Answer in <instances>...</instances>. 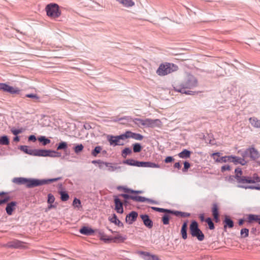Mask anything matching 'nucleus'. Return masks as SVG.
<instances>
[{"label": "nucleus", "mask_w": 260, "mask_h": 260, "mask_svg": "<svg viewBox=\"0 0 260 260\" xmlns=\"http://www.w3.org/2000/svg\"><path fill=\"white\" fill-rule=\"evenodd\" d=\"M161 125L160 120L158 119H152L150 118L145 119L144 126L146 127L153 128L155 127H160Z\"/></svg>", "instance_id": "nucleus-7"}, {"label": "nucleus", "mask_w": 260, "mask_h": 260, "mask_svg": "<svg viewBox=\"0 0 260 260\" xmlns=\"http://www.w3.org/2000/svg\"><path fill=\"white\" fill-rule=\"evenodd\" d=\"M0 90L11 94L19 93L20 91L18 88L10 86L6 83H0Z\"/></svg>", "instance_id": "nucleus-6"}, {"label": "nucleus", "mask_w": 260, "mask_h": 260, "mask_svg": "<svg viewBox=\"0 0 260 260\" xmlns=\"http://www.w3.org/2000/svg\"><path fill=\"white\" fill-rule=\"evenodd\" d=\"M240 234L242 237H247L249 235V230L246 228L242 229L241 230Z\"/></svg>", "instance_id": "nucleus-49"}, {"label": "nucleus", "mask_w": 260, "mask_h": 260, "mask_svg": "<svg viewBox=\"0 0 260 260\" xmlns=\"http://www.w3.org/2000/svg\"><path fill=\"white\" fill-rule=\"evenodd\" d=\"M107 139L111 145L117 146L123 145L124 144L120 142L117 136H113L109 135L108 136Z\"/></svg>", "instance_id": "nucleus-12"}, {"label": "nucleus", "mask_w": 260, "mask_h": 260, "mask_svg": "<svg viewBox=\"0 0 260 260\" xmlns=\"http://www.w3.org/2000/svg\"><path fill=\"white\" fill-rule=\"evenodd\" d=\"M129 138H133L136 140L141 141L143 139V136L140 134L133 133L131 131H128Z\"/></svg>", "instance_id": "nucleus-25"}, {"label": "nucleus", "mask_w": 260, "mask_h": 260, "mask_svg": "<svg viewBox=\"0 0 260 260\" xmlns=\"http://www.w3.org/2000/svg\"><path fill=\"white\" fill-rule=\"evenodd\" d=\"M128 133V131H126L124 134H121L119 136H117L118 137V139L120 141L121 140H124L126 139L129 138V135L127 134Z\"/></svg>", "instance_id": "nucleus-51"}, {"label": "nucleus", "mask_w": 260, "mask_h": 260, "mask_svg": "<svg viewBox=\"0 0 260 260\" xmlns=\"http://www.w3.org/2000/svg\"><path fill=\"white\" fill-rule=\"evenodd\" d=\"M190 234L193 237H196L200 241H203L205 236L199 229L198 223L196 221H192L189 225Z\"/></svg>", "instance_id": "nucleus-4"}, {"label": "nucleus", "mask_w": 260, "mask_h": 260, "mask_svg": "<svg viewBox=\"0 0 260 260\" xmlns=\"http://www.w3.org/2000/svg\"><path fill=\"white\" fill-rule=\"evenodd\" d=\"M169 216L167 214H164L162 217V221L164 224H168L169 223Z\"/></svg>", "instance_id": "nucleus-50"}, {"label": "nucleus", "mask_w": 260, "mask_h": 260, "mask_svg": "<svg viewBox=\"0 0 260 260\" xmlns=\"http://www.w3.org/2000/svg\"><path fill=\"white\" fill-rule=\"evenodd\" d=\"M132 150L128 147L125 148L122 151V155L123 157L125 158L127 155L132 153Z\"/></svg>", "instance_id": "nucleus-42"}, {"label": "nucleus", "mask_w": 260, "mask_h": 260, "mask_svg": "<svg viewBox=\"0 0 260 260\" xmlns=\"http://www.w3.org/2000/svg\"><path fill=\"white\" fill-rule=\"evenodd\" d=\"M79 232L81 234L86 236L92 235L94 232L93 230L87 226H83L80 229Z\"/></svg>", "instance_id": "nucleus-17"}, {"label": "nucleus", "mask_w": 260, "mask_h": 260, "mask_svg": "<svg viewBox=\"0 0 260 260\" xmlns=\"http://www.w3.org/2000/svg\"><path fill=\"white\" fill-rule=\"evenodd\" d=\"M105 166L108 168V171L109 172H120L122 168L121 166H112V164L110 162H107V164H105Z\"/></svg>", "instance_id": "nucleus-20"}, {"label": "nucleus", "mask_w": 260, "mask_h": 260, "mask_svg": "<svg viewBox=\"0 0 260 260\" xmlns=\"http://www.w3.org/2000/svg\"><path fill=\"white\" fill-rule=\"evenodd\" d=\"M11 131L13 135L17 136L19 134L22 133L23 131V129L21 128L20 129H15V128L13 127L11 129Z\"/></svg>", "instance_id": "nucleus-52"}, {"label": "nucleus", "mask_w": 260, "mask_h": 260, "mask_svg": "<svg viewBox=\"0 0 260 260\" xmlns=\"http://www.w3.org/2000/svg\"><path fill=\"white\" fill-rule=\"evenodd\" d=\"M138 213L136 211H132L127 214L125 218L126 222L128 224H132L137 219L138 217Z\"/></svg>", "instance_id": "nucleus-13"}, {"label": "nucleus", "mask_w": 260, "mask_h": 260, "mask_svg": "<svg viewBox=\"0 0 260 260\" xmlns=\"http://www.w3.org/2000/svg\"><path fill=\"white\" fill-rule=\"evenodd\" d=\"M206 222L207 223L209 228L210 230H213L215 228L214 223L213 222L211 218L208 217L206 219Z\"/></svg>", "instance_id": "nucleus-46"}, {"label": "nucleus", "mask_w": 260, "mask_h": 260, "mask_svg": "<svg viewBox=\"0 0 260 260\" xmlns=\"http://www.w3.org/2000/svg\"><path fill=\"white\" fill-rule=\"evenodd\" d=\"M198 85L197 79L192 75L187 74L184 81L176 84L174 86L175 91L186 94H193L194 92L186 90V89H192Z\"/></svg>", "instance_id": "nucleus-1"}, {"label": "nucleus", "mask_w": 260, "mask_h": 260, "mask_svg": "<svg viewBox=\"0 0 260 260\" xmlns=\"http://www.w3.org/2000/svg\"><path fill=\"white\" fill-rule=\"evenodd\" d=\"M38 140L40 142L42 143V144L44 146H45L50 143V140L49 139L46 138L45 136L40 137L38 138Z\"/></svg>", "instance_id": "nucleus-36"}, {"label": "nucleus", "mask_w": 260, "mask_h": 260, "mask_svg": "<svg viewBox=\"0 0 260 260\" xmlns=\"http://www.w3.org/2000/svg\"><path fill=\"white\" fill-rule=\"evenodd\" d=\"M10 200L9 196L5 197L3 199L0 200V205L8 202Z\"/></svg>", "instance_id": "nucleus-57"}, {"label": "nucleus", "mask_w": 260, "mask_h": 260, "mask_svg": "<svg viewBox=\"0 0 260 260\" xmlns=\"http://www.w3.org/2000/svg\"><path fill=\"white\" fill-rule=\"evenodd\" d=\"M67 143L65 142H61L59 143L57 147V150H65L67 148Z\"/></svg>", "instance_id": "nucleus-44"}, {"label": "nucleus", "mask_w": 260, "mask_h": 260, "mask_svg": "<svg viewBox=\"0 0 260 260\" xmlns=\"http://www.w3.org/2000/svg\"><path fill=\"white\" fill-rule=\"evenodd\" d=\"M231 162H233L236 164H240L242 165H244L246 164V161L243 158L238 156H231Z\"/></svg>", "instance_id": "nucleus-23"}, {"label": "nucleus", "mask_w": 260, "mask_h": 260, "mask_svg": "<svg viewBox=\"0 0 260 260\" xmlns=\"http://www.w3.org/2000/svg\"><path fill=\"white\" fill-rule=\"evenodd\" d=\"M84 146L82 144H78L74 148V150L76 154H78L82 152L83 150Z\"/></svg>", "instance_id": "nucleus-40"}, {"label": "nucleus", "mask_w": 260, "mask_h": 260, "mask_svg": "<svg viewBox=\"0 0 260 260\" xmlns=\"http://www.w3.org/2000/svg\"><path fill=\"white\" fill-rule=\"evenodd\" d=\"M151 208L152 210L157 211V212H159L166 213H170V212H171V210H170V209L160 208L155 207H152Z\"/></svg>", "instance_id": "nucleus-35"}, {"label": "nucleus", "mask_w": 260, "mask_h": 260, "mask_svg": "<svg viewBox=\"0 0 260 260\" xmlns=\"http://www.w3.org/2000/svg\"><path fill=\"white\" fill-rule=\"evenodd\" d=\"M17 203L16 202H11L10 203H9L7 207L6 208V211L7 213L9 215H11L12 214L13 211H14L15 209V207L16 206Z\"/></svg>", "instance_id": "nucleus-18"}, {"label": "nucleus", "mask_w": 260, "mask_h": 260, "mask_svg": "<svg viewBox=\"0 0 260 260\" xmlns=\"http://www.w3.org/2000/svg\"><path fill=\"white\" fill-rule=\"evenodd\" d=\"M73 205L78 208L81 206V201L80 200L75 198L73 202Z\"/></svg>", "instance_id": "nucleus-54"}, {"label": "nucleus", "mask_w": 260, "mask_h": 260, "mask_svg": "<svg viewBox=\"0 0 260 260\" xmlns=\"http://www.w3.org/2000/svg\"><path fill=\"white\" fill-rule=\"evenodd\" d=\"M170 213L174 214L177 216H181L183 217H189L190 216V214L188 213L183 212L179 211L171 210V212H170Z\"/></svg>", "instance_id": "nucleus-28"}, {"label": "nucleus", "mask_w": 260, "mask_h": 260, "mask_svg": "<svg viewBox=\"0 0 260 260\" xmlns=\"http://www.w3.org/2000/svg\"><path fill=\"white\" fill-rule=\"evenodd\" d=\"M141 254L144 255V258L145 260H160L157 256L150 255L148 252H141Z\"/></svg>", "instance_id": "nucleus-24"}, {"label": "nucleus", "mask_w": 260, "mask_h": 260, "mask_svg": "<svg viewBox=\"0 0 260 260\" xmlns=\"http://www.w3.org/2000/svg\"><path fill=\"white\" fill-rule=\"evenodd\" d=\"M224 222L225 223V225H224V228H225L227 226L230 228H232L234 226L233 221L228 216H225Z\"/></svg>", "instance_id": "nucleus-31"}, {"label": "nucleus", "mask_w": 260, "mask_h": 260, "mask_svg": "<svg viewBox=\"0 0 260 260\" xmlns=\"http://www.w3.org/2000/svg\"><path fill=\"white\" fill-rule=\"evenodd\" d=\"M59 179V178L49 179H38L35 178L17 177L13 178V182L19 185L24 184L27 188H31L55 182Z\"/></svg>", "instance_id": "nucleus-2"}, {"label": "nucleus", "mask_w": 260, "mask_h": 260, "mask_svg": "<svg viewBox=\"0 0 260 260\" xmlns=\"http://www.w3.org/2000/svg\"><path fill=\"white\" fill-rule=\"evenodd\" d=\"M174 160L173 157L172 156H167L165 159V162L166 163H169L172 162Z\"/></svg>", "instance_id": "nucleus-64"}, {"label": "nucleus", "mask_w": 260, "mask_h": 260, "mask_svg": "<svg viewBox=\"0 0 260 260\" xmlns=\"http://www.w3.org/2000/svg\"><path fill=\"white\" fill-rule=\"evenodd\" d=\"M231 170L230 166L229 165H224L221 167V170L222 172H224L225 171H229Z\"/></svg>", "instance_id": "nucleus-62"}, {"label": "nucleus", "mask_w": 260, "mask_h": 260, "mask_svg": "<svg viewBox=\"0 0 260 260\" xmlns=\"http://www.w3.org/2000/svg\"><path fill=\"white\" fill-rule=\"evenodd\" d=\"M133 151L135 153L139 152L142 150V146L139 143L134 144L133 145Z\"/></svg>", "instance_id": "nucleus-38"}, {"label": "nucleus", "mask_w": 260, "mask_h": 260, "mask_svg": "<svg viewBox=\"0 0 260 260\" xmlns=\"http://www.w3.org/2000/svg\"><path fill=\"white\" fill-rule=\"evenodd\" d=\"M248 154H249V157L253 160L257 159L259 157L258 151L253 147L246 149L244 152L243 156H245Z\"/></svg>", "instance_id": "nucleus-8"}, {"label": "nucleus", "mask_w": 260, "mask_h": 260, "mask_svg": "<svg viewBox=\"0 0 260 260\" xmlns=\"http://www.w3.org/2000/svg\"><path fill=\"white\" fill-rule=\"evenodd\" d=\"M237 187L239 188H244V189H256L260 190V187L255 186L253 185H238Z\"/></svg>", "instance_id": "nucleus-33"}, {"label": "nucleus", "mask_w": 260, "mask_h": 260, "mask_svg": "<svg viewBox=\"0 0 260 260\" xmlns=\"http://www.w3.org/2000/svg\"><path fill=\"white\" fill-rule=\"evenodd\" d=\"M49 152L48 150L34 149V156H47Z\"/></svg>", "instance_id": "nucleus-19"}, {"label": "nucleus", "mask_w": 260, "mask_h": 260, "mask_svg": "<svg viewBox=\"0 0 260 260\" xmlns=\"http://www.w3.org/2000/svg\"><path fill=\"white\" fill-rule=\"evenodd\" d=\"M187 222H184L182 225L181 230V234L182 235V237L184 240L186 239L187 238Z\"/></svg>", "instance_id": "nucleus-22"}, {"label": "nucleus", "mask_w": 260, "mask_h": 260, "mask_svg": "<svg viewBox=\"0 0 260 260\" xmlns=\"http://www.w3.org/2000/svg\"><path fill=\"white\" fill-rule=\"evenodd\" d=\"M47 15L52 18H57L60 15L59 6L56 4H50L46 7Z\"/></svg>", "instance_id": "nucleus-5"}, {"label": "nucleus", "mask_w": 260, "mask_h": 260, "mask_svg": "<svg viewBox=\"0 0 260 260\" xmlns=\"http://www.w3.org/2000/svg\"><path fill=\"white\" fill-rule=\"evenodd\" d=\"M54 200H55V198H54V196L51 193L48 194V203L49 204H52L54 202Z\"/></svg>", "instance_id": "nucleus-55"}, {"label": "nucleus", "mask_w": 260, "mask_h": 260, "mask_svg": "<svg viewBox=\"0 0 260 260\" xmlns=\"http://www.w3.org/2000/svg\"><path fill=\"white\" fill-rule=\"evenodd\" d=\"M252 180H255V183L256 182H260V178L257 176V174H254L252 177Z\"/></svg>", "instance_id": "nucleus-63"}, {"label": "nucleus", "mask_w": 260, "mask_h": 260, "mask_svg": "<svg viewBox=\"0 0 260 260\" xmlns=\"http://www.w3.org/2000/svg\"><path fill=\"white\" fill-rule=\"evenodd\" d=\"M191 152L187 149H184L178 154L179 157L182 158H187L190 157Z\"/></svg>", "instance_id": "nucleus-29"}, {"label": "nucleus", "mask_w": 260, "mask_h": 260, "mask_svg": "<svg viewBox=\"0 0 260 260\" xmlns=\"http://www.w3.org/2000/svg\"><path fill=\"white\" fill-rule=\"evenodd\" d=\"M109 220L112 222L114 223L115 224L118 225L119 227H123V224L122 222H121L117 218V216L115 214H113V216L112 218L109 219Z\"/></svg>", "instance_id": "nucleus-26"}, {"label": "nucleus", "mask_w": 260, "mask_h": 260, "mask_svg": "<svg viewBox=\"0 0 260 260\" xmlns=\"http://www.w3.org/2000/svg\"><path fill=\"white\" fill-rule=\"evenodd\" d=\"M26 96L29 98L35 99L36 100H38L39 99V96L36 94L33 93L27 94L26 95Z\"/></svg>", "instance_id": "nucleus-59"}, {"label": "nucleus", "mask_w": 260, "mask_h": 260, "mask_svg": "<svg viewBox=\"0 0 260 260\" xmlns=\"http://www.w3.org/2000/svg\"><path fill=\"white\" fill-rule=\"evenodd\" d=\"M9 144V140L7 136H3L0 137V145H7Z\"/></svg>", "instance_id": "nucleus-34"}, {"label": "nucleus", "mask_w": 260, "mask_h": 260, "mask_svg": "<svg viewBox=\"0 0 260 260\" xmlns=\"http://www.w3.org/2000/svg\"><path fill=\"white\" fill-rule=\"evenodd\" d=\"M114 201L115 203V209L118 213H122L123 212V203L117 196L114 197Z\"/></svg>", "instance_id": "nucleus-10"}, {"label": "nucleus", "mask_w": 260, "mask_h": 260, "mask_svg": "<svg viewBox=\"0 0 260 260\" xmlns=\"http://www.w3.org/2000/svg\"><path fill=\"white\" fill-rule=\"evenodd\" d=\"M177 66L173 63H167L161 64L156 71V73L159 76H165L177 70Z\"/></svg>", "instance_id": "nucleus-3"}, {"label": "nucleus", "mask_w": 260, "mask_h": 260, "mask_svg": "<svg viewBox=\"0 0 260 260\" xmlns=\"http://www.w3.org/2000/svg\"><path fill=\"white\" fill-rule=\"evenodd\" d=\"M218 209L217 204L213 203L212 207V213L214 219L216 222H218L219 220Z\"/></svg>", "instance_id": "nucleus-16"}, {"label": "nucleus", "mask_w": 260, "mask_h": 260, "mask_svg": "<svg viewBox=\"0 0 260 260\" xmlns=\"http://www.w3.org/2000/svg\"><path fill=\"white\" fill-rule=\"evenodd\" d=\"M49 152L48 153V155L47 156H50L52 157H60L61 154L60 153L57 152L55 151L48 150Z\"/></svg>", "instance_id": "nucleus-43"}, {"label": "nucleus", "mask_w": 260, "mask_h": 260, "mask_svg": "<svg viewBox=\"0 0 260 260\" xmlns=\"http://www.w3.org/2000/svg\"><path fill=\"white\" fill-rule=\"evenodd\" d=\"M120 196L123 197L125 200L132 199V200H134V196H130L127 194H120Z\"/></svg>", "instance_id": "nucleus-56"}, {"label": "nucleus", "mask_w": 260, "mask_h": 260, "mask_svg": "<svg viewBox=\"0 0 260 260\" xmlns=\"http://www.w3.org/2000/svg\"><path fill=\"white\" fill-rule=\"evenodd\" d=\"M60 198L62 201H67L69 199V196L66 191H61L60 192Z\"/></svg>", "instance_id": "nucleus-39"}, {"label": "nucleus", "mask_w": 260, "mask_h": 260, "mask_svg": "<svg viewBox=\"0 0 260 260\" xmlns=\"http://www.w3.org/2000/svg\"><path fill=\"white\" fill-rule=\"evenodd\" d=\"M134 201L139 202H145L147 201V198L141 196H134Z\"/></svg>", "instance_id": "nucleus-48"}, {"label": "nucleus", "mask_w": 260, "mask_h": 260, "mask_svg": "<svg viewBox=\"0 0 260 260\" xmlns=\"http://www.w3.org/2000/svg\"><path fill=\"white\" fill-rule=\"evenodd\" d=\"M220 153L219 152L213 153L212 154V156L213 158L215 160V161H216V159H219V158H220Z\"/></svg>", "instance_id": "nucleus-58"}, {"label": "nucleus", "mask_w": 260, "mask_h": 260, "mask_svg": "<svg viewBox=\"0 0 260 260\" xmlns=\"http://www.w3.org/2000/svg\"><path fill=\"white\" fill-rule=\"evenodd\" d=\"M231 160V156H222L219 158V159H216V162H226L227 161H230Z\"/></svg>", "instance_id": "nucleus-37"}, {"label": "nucleus", "mask_w": 260, "mask_h": 260, "mask_svg": "<svg viewBox=\"0 0 260 260\" xmlns=\"http://www.w3.org/2000/svg\"><path fill=\"white\" fill-rule=\"evenodd\" d=\"M247 219V221L249 223L256 221L260 224V215L249 214L248 215Z\"/></svg>", "instance_id": "nucleus-21"}, {"label": "nucleus", "mask_w": 260, "mask_h": 260, "mask_svg": "<svg viewBox=\"0 0 260 260\" xmlns=\"http://www.w3.org/2000/svg\"><path fill=\"white\" fill-rule=\"evenodd\" d=\"M24 243L18 240H14L13 241L8 242L6 245V247L9 248H18L23 247Z\"/></svg>", "instance_id": "nucleus-11"}, {"label": "nucleus", "mask_w": 260, "mask_h": 260, "mask_svg": "<svg viewBox=\"0 0 260 260\" xmlns=\"http://www.w3.org/2000/svg\"><path fill=\"white\" fill-rule=\"evenodd\" d=\"M133 121L136 124L139 125V126L140 125L144 126L145 119H140V118H135L133 120Z\"/></svg>", "instance_id": "nucleus-45"}, {"label": "nucleus", "mask_w": 260, "mask_h": 260, "mask_svg": "<svg viewBox=\"0 0 260 260\" xmlns=\"http://www.w3.org/2000/svg\"><path fill=\"white\" fill-rule=\"evenodd\" d=\"M102 150V147L100 146H96L94 149L92 151L91 154L94 156H96L97 155L100 153Z\"/></svg>", "instance_id": "nucleus-41"}, {"label": "nucleus", "mask_w": 260, "mask_h": 260, "mask_svg": "<svg viewBox=\"0 0 260 260\" xmlns=\"http://www.w3.org/2000/svg\"><path fill=\"white\" fill-rule=\"evenodd\" d=\"M100 239L101 240L105 241V242H108L112 240V239L108 237L106 235H105L103 233H100Z\"/></svg>", "instance_id": "nucleus-47"}, {"label": "nucleus", "mask_w": 260, "mask_h": 260, "mask_svg": "<svg viewBox=\"0 0 260 260\" xmlns=\"http://www.w3.org/2000/svg\"><path fill=\"white\" fill-rule=\"evenodd\" d=\"M140 217H141L144 225L146 227L148 228L149 229H150L153 226V222L150 219V218L148 215L142 214L140 215Z\"/></svg>", "instance_id": "nucleus-15"}, {"label": "nucleus", "mask_w": 260, "mask_h": 260, "mask_svg": "<svg viewBox=\"0 0 260 260\" xmlns=\"http://www.w3.org/2000/svg\"><path fill=\"white\" fill-rule=\"evenodd\" d=\"M20 149L26 154L34 155V150L29 149L28 147L26 145H22L20 147Z\"/></svg>", "instance_id": "nucleus-30"}, {"label": "nucleus", "mask_w": 260, "mask_h": 260, "mask_svg": "<svg viewBox=\"0 0 260 260\" xmlns=\"http://www.w3.org/2000/svg\"><path fill=\"white\" fill-rule=\"evenodd\" d=\"M190 164L187 161H185L184 162V168L183 169V171L185 172L190 167Z\"/></svg>", "instance_id": "nucleus-61"}, {"label": "nucleus", "mask_w": 260, "mask_h": 260, "mask_svg": "<svg viewBox=\"0 0 260 260\" xmlns=\"http://www.w3.org/2000/svg\"><path fill=\"white\" fill-rule=\"evenodd\" d=\"M249 120L253 126L256 128H260V120L255 117H251L249 118Z\"/></svg>", "instance_id": "nucleus-27"}, {"label": "nucleus", "mask_w": 260, "mask_h": 260, "mask_svg": "<svg viewBox=\"0 0 260 260\" xmlns=\"http://www.w3.org/2000/svg\"><path fill=\"white\" fill-rule=\"evenodd\" d=\"M124 239L125 238H123L121 236L118 235L117 236H115L113 240L114 242H116L118 240L123 241Z\"/></svg>", "instance_id": "nucleus-60"}, {"label": "nucleus", "mask_w": 260, "mask_h": 260, "mask_svg": "<svg viewBox=\"0 0 260 260\" xmlns=\"http://www.w3.org/2000/svg\"><path fill=\"white\" fill-rule=\"evenodd\" d=\"M123 163L129 166L138 167L139 161L133 159H128L123 161Z\"/></svg>", "instance_id": "nucleus-32"}, {"label": "nucleus", "mask_w": 260, "mask_h": 260, "mask_svg": "<svg viewBox=\"0 0 260 260\" xmlns=\"http://www.w3.org/2000/svg\"><path fill=\"white\" fill-rule=\"evenodd\" d=\"M138 167H145V168H159V165L157 164L150 161H139L138 164Z\"/></svg>", "instance_id": "nucleus-14"}, {"label": "nucleus", "mask_w": 260, "mask_h": 260, "mask_svg": "<svg viewBox=\"0 0 260 260\" xmlns=\"http://www.w3.org/2000/svg\"><path fill=\"white\" fill-rule=\"evenodd\" d=\"M235 176H234V177L235 179H237V176H243L242 175L243 172L242 171V170H241V169H240L239 168H237L235 169Z\"/></svg>", "instance_id": "nucleus-53"}, {"label": "nucleus", "mask_w": 260, "mask_h": 260, "mask_svg": "<svg viewBox=\"0 0 260 260\" xmlns=\"http://www.w3.org/2000/svg\"><path fill=\"white\" fill-rule=\"evenodd\" d=\"M237 182L239 184V185H244L246 183H255V180H252V178L248 176H237Z\"/></svg>", "instance_id": "nucleus-9"}]
</instances>
